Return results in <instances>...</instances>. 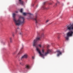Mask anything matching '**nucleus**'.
Instances as JSON below:
<instances>
[{"label": "nucleus", "mask_w": 73, "mask_h": 73, "mask_svg": "<svg viewBox=\"0 0 73 73\" xmlns=\"http://www.w3.org/2000/svg\"><path fill=\"white\" fill-rule=\"evenodd\" d=\"M28 55L27 54H25L22 56L21 58H19V61H21V60H22L23 59V58H28Z\"/></svg>", "instance_id": "6"}, {"label": "nucleus", "mask_w": 73, "mask_h": 73, "mask_svg": "<svg viewBox=\"0 0 73 73\" xmlns=\"http://www.w3.org/2000/svg\"><path fill=\"white\" fill-rule=\"evenodd\" d=\"M36 49L37 51L39 53L40 55L43 58H44V56H46L48 53H50L51 52V51L50 50H48L46 52H45L44 54H41V51H40V49L38 48V47H36Z\"/></svg>", "instance_id": "4"}, {"label": "nucleus", "mask_w": 73, "mask_h": 73, "mask_svg": "<svg viewBox=\"0 0 73 73\" xmlns=\"http://www.w3.org/2000/svg\"><path fill=\"white\" fill-rule=\"evenodd\" d=\"M23 15L24 16H26L27 15H30L29 17V19L31 20H34L35 21L36 23H39L40 21V20L38 18H37V16H36L35 17V18H34V17L33 16V15H32V13H23Z\"/></svg>", "instance_id": "3"}, {"label": "nucleus", "mask_w": 73, "mask_h": 73, "mask_svg": "<svg viewBox=\"0 0 73 73\" xmlns=\"http://www.w3.org/2000/svg\"><path fill=\"white\" fill-rule=\"evenodd\" d=\"M56 52H57V56L58 57H59L60 55L62 54V52L60 50L57 51Z\"/></svg>", "instance_id": "8"}, {"label": "nucleus", "mask_w": 73, "mask_h": 73, "mask_svg": "<svg viewBox=\"0 0 73 73\" xmlns=\"http://www.w3.org/2000/svg\"><path fill=\"white\" fill-rule=\"evenodd\" d=\"M66 29L70 31L67 33V36L65 37L66 40H68L69 37H70L73 36V23L72 24H70L66 26Z\"/></svg>", "instance_id": "2"}, {"label": "nucleus", "mask_w": 73, "mask_h": 73, "mask_svg": "<svg viewBox=\"0 0 73 73\" xmlns=\"http://www.w3.org/2000/svg\"><path fill=\"white\" fill-rule=\"evenodd\" d=\"M45 2H44L43 3V5L42 6V8L43 9H45V10H47L48 9H49V7H45Z\"/></svg>", "instance_id": "7"}, {"label": "nucleus", "mask_w": 73, "mask_h": 73, "mask_svg": "<svg viewBox=\"0 0 73 73\" xmlns=\"http://www.w3.org/2000/svg\"><path fill=\"white\" fill-rule=\"evenodd\" d=\"M32 58L33 59H35V57L33 56V57H32Z\"/></svg>", "instance_id": "22"}, {"label": "nucleus", "mask_w": 73, "mask_h": 73, "mask_svg": "<svg viewBox=\"0 0 73 73\" xmlns=\"http://www.w3.org/2000/svg\"><path fill=\"white\" fill-rule=\"evenodd\" d=\"M12 38L11 37L10 38V42H12Z\"/></svg>", "instance_id": "14"}, {"label": "nucleus", "mask_w": 73, "mask_h": 73, "mask_svg": "<svg viewBox=\"0 0 73 73\" xmlns=\"http://www.w3.org/2000/svg\"><path fill=\"white\" fill-rule=\"evenodd\" d=\"M40 40V37L37 36L33 41L32 42L33 46L35 47H37V41Z\"/></svg>", "instance_id": "5"}, {"label": "nucleus", "mask_w": 73, "mask_h": 73, "mask_svg": "<svg viewBox=\"0 0 73 73\" xmlns=\"http://www.w3.org/2000/svg\"><path fill=\"white\" fill-rule=\"evenodd\" d=\"M42 52L43 53H44V49H42Z\"/></svg>", "instance_id": "19"}, {"label": "nucleus", "mask_w": 73, "mask_h": 73, "mask_svg": "<svg viewBox=\"0 0 73 73\" xmlns=\"http://www.w3.org/2000/svg\"><path fill=\"white\" fill-rule=\"evenodd\" d=\"M50 4L51 5V4H52V3H50Z\"/></svg>", "instance_id": "31"}, {"label": "nucleus", "mask_w": 73, "mask_h": 73, "mask_svg": "<svg viewBox=\"0 0 73 73\" xmlns=\"http://www.w3.org/2000/svg\"><path fill=\"white\" fill-rule=\"evenodd\" d=\"M42 36H44V34L43 33L42 34Z\"/></svg>", "instance_id": "23"}, {"label": "nucleus", "mask_w": 73, "mask_h": 73, "mask_svg": "<svg viewBox=\"0 0 73 73\" xmlns=\"http://www.w3.org/2000/svg\"><path fill=\"white\" fill-rule=\"evenodd\" d=\"M52 22H51V23H50V24H52Z\"/></svg>", "instance_id": "30"}, {"label": "nucleus", "mask_w": 73, "mask_h": 73, "mask_svg": "<svg viewBox=\"0 0 73 73\" xmlns=\"http://www.w3.org/2000/svg\"><path fill=\"white\" fill-rule=\"evenodd\" d=\"M60 38V36H58V39H59Z\"/></svg>", "instance_id": "21"}, {"label": "nucleus", "mask_w": 73, "mask_h": 73, "mask_svg": "<svg viewBox=\"0 0 73 73\" xmlns=\"http://www.w3.org/2000/svg\"><path fill=\"white\" fill-rule=\"evenodd\" d=\"M49 20H47L46 22V23H48V22H49Z\"/></svg>", "instance_id": "18"}, {"label": "nucleus", "mask_w": 73, "mask_h": 73, "mask_svg": "<svg viewBox=\"0 0 73 73\" xmlns=\"http://www.w3.org/2000/svg\"><path fill=\"white\" fill-rule=\"evenodd\" d=\"M38 46L39 47H40V48H41L42 47V45L41 44H38Z\"/></svg>", "instance_id": "12"}, {"label": "nucleus", "mask_w": 73, "mask_h": 73, "mask_svg": "<svg viewBox=\"0 0 73 73\" xmlns=\"http://www.w3.org/2000/svg\"><path fill=\"white\" fill-rule=\"evenodd\" d=\"M19 3L20 5H24V2L22 0H19Z\"/></svg>", "instance_id": "9"}, {"label": "nucleus", "mask_w": 73, "mask_h": 73, "mask_svg": "<svg viewBox=\"0 0 73 73\" xmlns=\"http://www.w3.org/2000/svg\"><path fill=\"white\" fill-rule=\"evenodd\" d=\"M32 6H33H33H34V4H32Z\"/></svg>", "instance_id": "26"}, {"label": "nucleus", "mask_w": 73, "mask_h": 73, "mask_svg": "<svg viewBox=\"0 0 73 73\" xmlns=\"http://www.w3.org/2000/svg\"><path fill=\"white\" fill-rule=\"evenodd\" d=\"M15 12H16V13H18V11H16Z\"/></svg>", "instance_id": "27"}, {"label": "nucleus", "mask_w": 73, "mask_h": 73, "mask_svg": "<svg viewBox=\"0 0 73 73\" xmlns=\"http://www.w3.org/2000/svg\"><path fill=\"white\" fill-rule=\"evenodd\" d=\"M15 32L16 33H17V30H16L15 31Z\"/></svg>", "instance_id": "20"}, {"label": "nucleus", "mask_w": 73, "mask_h": 73, "mask_svg": "<svg viewBox=\"0 0 73 73\" xmlns=\"http://www.w3.org/2000/svg\"><path fill=\"white\" fill-rule=\"evenodd\" d=\"M55 6V7H56V6H57V3H56Z\"/></svg>", "instance_id": "25"}, {"label": "nucleus", "mask_w": 73, "mask_h": 73, "mask_svg": "<svg viewBox=\"0 0 73 73\" xmlns=\"http://www.w3.org/2000/svg\"><path fill=\"white\" fill-rule=\"evenodd\" d=\"M12 34L13 37H14V36H15V34L14 33V32H13L12 33Z\"/></svg>", "instance_id": "15"}, {"label": "nucleus", "mask_w": 73, "mask_h": 73, "mask_svg": "<svg viewBox=\"0 0 73 73\" xmlns=\"http://www.w3.org/2000/svg\"><path fill=\"white\" fill-rule=\"evenodd\" d=\"M19 35H21V36H23V33L22 32H20L19 33Z\"/></svg>", "instance_id": "13"}, {"label": "nucleus", "mask_w": 73, "mask_h": 73, "mask_svg": "<svg viewBox=\"0 0 73 73\" xmlns=\"http://www.w3.org/2000/svg\"><path fill=\"white\" fill-rule=\"evenodd\" d=\"M15 54V52L13 53V54Z\"/></svg>", "instance_id": "28"}, {"label": "nucleus", "mask_w": 73, "mask_h": 73, "mask_svg": "<svg viewBox=\"0 0 73 73\" xmlns=\"http://www.w3.org/2000/svg\"><path fill=\"white\" fill-rule=\"evenodd\" d=\"M20 12L21 13H22V12H23V9H21L20 10Z\"/></svg>", "instance_id": "17"}, {"label": "nucleus", "mask_w": 73, "mask_h": 73, "mask_svg": "<svg viewBox=\"0 0 73 73\" xmlns=\"http://www.w3.org/2000/svg\"><path fill=\"white\" fill-rule=\"evenodd\" d=\"M22 53V51L21 50L19 52V53L17 55L19 56V55H20V54H21Z\"/></svg>", "instance_id": "11"}, {"label": "nucleus", "mask_w": 73, "mask_h": 73, "mask_svg": "<svg viewBox=\"0 0 73 73\" xmlns=\"http://www.w3.org/2000/svg\"><path fill=\"white\" fill-rule=\"evenodd\" d=\"M20 65H23V62H20Z\"/></svg>", "instance_id": "16"}, {"label": "nucleus", "mask_w": 73, "mask_h": 73, "mask_svg": "<svg viewBox=\"0 0 73 73\" xmlns=\"http://www.w3.org/2000/svg\"><path fill=\"white\" fill-rule=\"evenodd\" d=\"M16 13H13L12 16L13 18V20L16 25L19 26L21 24H23L24 23H25V17L20 16L19 17L18 20H16Z\"/></svg>", "instance_id": "1"}, {"label": "nucleus", "mask_w": 73, "mask_h": 73, "mask_svg": "<svg viewBox=\"0 0 73 73\" xmlns=\"http://www.w3.org/2000/svg\"><path fill=\"white\" fill-rule=\"evenodd\" d=\"M25 68L26 69H30V67L29 65H27L26 66Z\"/></svg>", "instance_id": "10"}, {"label": "nucleus", "mask_w": 73, "mask_h": 73, "mask_svg": "<svg viewBox=\"0 0 73 73\" xmlns=\"http://www.w3.org/2000/svg\"><path fill=\"white\" fill-rule=\"evenodd\" d=\"M48 47H49V45H48Z\"/></svg>", "instance_id": "29"}, {"label": "nucleus", "mask_w": 73, "mask_h": 73, "mask_svg": "<svg viewBox=\"0 0 73 73\" xmlns=\"http://www.w3.org/2000/svg\"><path fill=\"white\" fill-rule=\"evenodd\" d=\"M59 1H57V3H59Z\"/></svg>", "instance_id": "24"}]
</instances>
